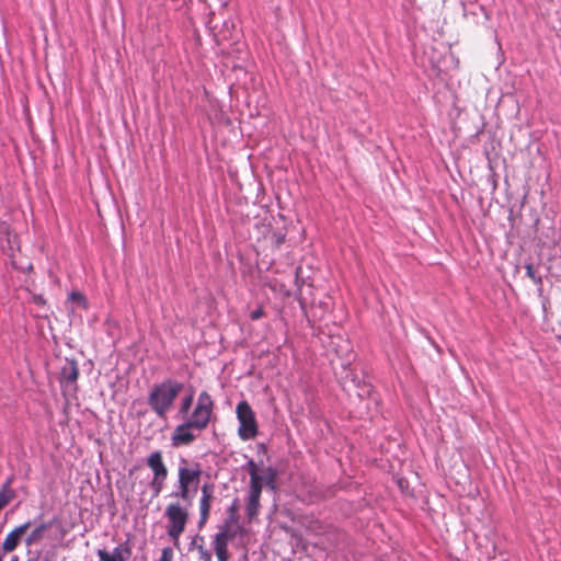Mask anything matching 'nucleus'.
Instances as JSON below:
<instances>
[{
  "instance_id": "20e7f679",
  "label": "nucleus",
  "mask_w": 561,
  "mask_h": 561,
  "mask_svg": "<svg viewBox=\"0 0 561 561\" xmlns=\"http://www.w3.org/2000/svg\"><path fill=\"white\" fill-rule=\"evenodd\" d=\"M214 405L210 394L206 391H202L197 398L196 405L186 422H188L198 432L206 430L214 414Z\"/></svg>"
},
{
  "instance_id": "dca6fc26",
  "label": "nucleus",
  "mask_w": 561,
  "mask_h": 561,
  "mask_svg": "<svg viewBox=\"0 0 561 561\" xmlns=\"http://www.w3.org/2000/svg\"><path fill=\"white\" fill-rule=\"evenodd\" d=\"M49 528V525L46 524V523H42L41 525H38L37 527H35L31 533L30 535L27 536L26 538V545L27 546H32L34 543H37L39 542L44 536H45V533L48 530Z\"/></svg>"
},
{
  "instance_id": "f257e3e1",
  "label": "nucleus",
  "mask_w": 561,
  "mask_h": 561,
  "mask_svg": "<svg viewBox=\"0 0 561 561\" xmlns=\"http://www.w3.org/2000/svg\"><path fill=\"white\" fill-rule=\"evenodd\" d=\"M183 388L182 382L174 379H165L152 386L147 402L159 417L165 419Z\"/></svg>"
},
{
  "instance_id": "1a4fd4ad",
  "label": "nucleus",
  "mask_w": 561,
  "mask_h": 561,
  "mask_svg": "<svg viewBox=\"0 0 561 561\" xmlns=\"http://www.w3.org/2000/svg\"><path fill=\"white\" fill-rule=\"evenodd\" d=\"M215 499V485L213 483H205L201 489V497L198 501L199 519L198 527L203 528L210 516L211 504Z\"/></svg>"
},
{
  "instance_id": "6ab92c4d",
  "label": "nucleus",
  "mask_w": 561,
  "mask_h": 561,
  "mask_svg": "<svg viewBox=\"0 0 561 561\" xmlns=\"http://www.w3.org/2000/svg\"><path fill=\"white\" fill-rule=\"evenodd\" d=\"M199 541L204 542V538L201 537ZM193 545L195 546V549L198 553V558L202 561H213L210 551L203 543L197 545V539H195L193 541Z\"/></svg>"
},
{
  "instance_id": "0eeeda50",
  "label": "nucleus",
  "mask_w": 561,
  "mask_h": 561,
  "mask_svg": "<svg viewBox=\"0 0 561 561\" xmlns=\"http://www.w3.org/2000/svg\"><path fill=\"white\" fill-rule=\"evenodd\" d=\"M245 470L250 476V483H252V477H255L261 490L263 485L275 489L277 471L272 466H264L263 463L260 466L253 459H250L245 465Z\"/></svg>"
},
{
  "instance_id": "2eb2a0df",
  "label": "nucleus",
  "mask_w": 561,
  "mask_h": 561,
  "mask_svg": "<svg viewBox=\"0 0 561 561\" xmlns=\"http://www.w3.org/2000/svg\"><path fill=\"white\" fill-rule=\"evenodd\" d=\"M13 478H8L0 489V511L9 505L16 496L15 491L11 488Z\"/></svg>"
},
{
  "instance_id": "f3484780",
  "label": "nucleus",
  "mask_w": 561,
  "mask_h": 561,
  "mask_svg": "<svg viewBox=\"0 0 561 561\" xmlns=\"http://www.w3.org/2000/svg\"><path fill=\"white\" fill-rule=\"evenodd\" d=\"M286 233L282 230L275 231L274 229L272 231H268V233L264 234V239L270 241L273 245L279 247L285 242Z\"/></svg>"
},
{
  "instance_id": "a211bd4d",
  "label": "nucleus",
  "mask_w": 561,
  "mask_h": 561,
  "mask_svg": "<svg viewBox=\"0 0 561 561\" xmlns=\"http://www.w3.org/2000/svg\"><path fill=\"white\" fill-rule=\"evenodd\" d=\"M167 477H152L150 486L152 489V497H158L164 489Z\"/></svg>"
},
{
  "instance_id": "4468645a",
  "label": "nucleus",
  "mask_w": 561,
  "mask_h": 561,
  "mask_svg": "<svg viewBox=\"0 0 561 561\" xmlns=\"http://www.w3.org/2000/svg\"><path fill=\"white\" fill-rule=\"evenodd\" d=\"M147 466L153 473V477H168V468L163 462L162 453L160 450L153 451L147 458Z\"/></svg>"
},
{
  "instance_id": "6e6552de",
  "label": "nucleus",
  "mask_w": 561,
  "mask_h": 561,
  "mask_svg": "<svg viewBox=\"0 0 561 561\" xmlns=\"http://www.w3.org/2000/svg\"><path fill=\"white\" fill-rule=\"evenodd\" d=\"M233 538L229 522L214 536L213 549L218 561H229L228 542Z\"/></svg>"
},
{
  "instance_id": "a878e982",
  "label": "nucleus",
  "mask_w": 561,
  "mask_h": 561,
  "mask_svg": "<svg viewBox=\"0 0 561 561\" xmlns=\"http://www.w3.org/2000/svg\"><path fill=\"white\" fill-rule=\"evenodd\" d=\"M33 302L36 304L37 306H45L46 305V300L44 299V297L42 295H34L33 296Z\"/></svg>"
},
{
  "instance_id": "412c9836",
  "label": "nucleus",
  "mask_w": 561,
  "mask_h": 561,
  "mask_svg": "<svg viewBox=\"0 0 561 561\" xmlns=\"http://www.w3.org/2000/svg\"><path fill=\"white\" fill-rule=\"evenodd\" d=\"M272 220H273V217H271V216L265 217L261 224L256 225V229L259 230V232L262 234L263 238H264V234H266V233H268V231L273 230Z\"/></svg>"
},
{
  "instance_id": "f8f14e48",
  "label": "nucleus",
  "mask_w": 561,
  "mask_h": 561,
  "mask_svg": "<svg viewBox=\"0 0 561 561\" xmlns=\"http://www.w3.org/2000/svg\"><path fill=\"white\" fill-rule=\"evenodd\" d=\"M262 490L256 482V478L252 477V483H250L249 497L247 503V515L249 519L254 518L259 514L260 499Z\"/></svg>"
},
{
  "instance_id": "c85d7f7f",
  "label": "nucleus",
  "mask_w": 561,
  "mask_h": 561,
  "mask_svg": "<svg viewBox=\"0 0 561 561\" xmlns=\"http://www.w3.org/2000/svg\"><path fill=\"white\" fill-rule=\"evenodd\" d=\"M3 553L0 551V561H2Z\"/></svg>"
},
{
  "instance_id": "aec40b11",
  "label": "nucleus",
  "mask_w": 561,
  "mask_h": 561,
  "mask_svg": "<svg viewBox=\"0 0 561 561\" xmlns=\"http://www.w3.org/2000/svg\"><path fill=\"white\" fill-rule=\"evenodd\" d=\"M193 400H194L193 392H191V393L186 394L184 398H182L179 413L182 414L183 416H186L192 407Z\"/></svg>"
},
{
  "instance_id": "7ed1b4c3",
  "label": "nucleus",
  "mask_w": 561,
  "mask_h": 561,
  "mask_svg": "<svg viewBox=\"0 0 561 561\" xmlns=\"http://www.w3.org/2000/svg\"><path fill=\"white\" fill-rule=\"evenodd\" d=\"M164 517L167 518V534L174 545H178L190 520L188 508L179 502H171L165 506Z\"/></svg>"
},
{
  "instance_id": "4be33fe9",
  "label": "nucleus",
  "mask_w": 561,
  "mask_h": 561,
  "mask_svg": "<svg viewBox=\"0 0 561 561\" xmlns=\"http://www.w3.org/2000/svg\"><path fill=\"white\" fill-rule=\"evenodd\" d=\"M525 270H526V275L536 284V285H541L542 284V278L541 276L537 275V273L535 272V268L533 266V264L528 263L525 265Z\"/></svg>"
},
{
  "instance_id": "393cba45",
  "label": "nucleus",
  "mask_w": 561,
  "mask_h": 561,
  "mask_svg": "<svg viewBox=\"0 0 561 561\" xmlns=\"http://www.w3.org/2000/svg\"><path fill=\"white\" fill-rule=\"evenodd\" d=\"M69 299L72 300V301H76V302H84V297L82 294L78 293V291H72L70 295H69Z\"/></svg>"
},
{
  "instance_id": "9b49d317",
  "label": "nucleus",
  "mask_w": 561,
  "mask_h": 561,
  "mask_svg": "<svg viewBox=\"0 0 561 561\" xmlns=\"http://www.w3.org/2000/svg\"><path fill=\"white\" fill-rule=\"evenodd\" d=\"M98 557L100 561H128L131 557V548L128 542H123L111 552L105 549H99Z\"/></svg>"
},
{
  "instance_id": "5701e85b",
  "label": "nucleus",
  "mask_w": 561,
  "mask_h": 561,
  "mask_svg": "<svg viewBox=\"0 0 561 561\" xmlns=\"http://www.w3.org/2000/svg\"><path fill=\"white\" fill-rule=\"evenodd\" d=\"M173 559V551L171 548L167 547L163 548L161 551V557L158 561H172Z\"/></svg>"
},
{
  "instance_id": "bb28decb",
  "label": "nucleus",
  "mask_w": 561,
  "mask_h": 561,
  "mask_svg": "<svg viewBox=\"0 0 561 561\" xmlns=\"http://www.w3.org/2000/svg\"><path fill=\"white\" fill-rule=\"evenodd\" d=\"M237 511V505L236 503L229 508V512H230V515L232 516Z\"/></svg>"
},
{
  "instance_id": "cd10ccee",
  "label": "nucleus",
  "mask_w": 561,
  "mask_h": 561,
  "mask_svg": "<svg viewBox=\"0 0 561 561\" xmlns=\"http://www.w3.org/2000/svg\"><path fill=\"white\" fill-rule=\"evenodd\" d=\"M11 561H19V558L16 556H14Z\"/></svg>"
},
{
  "instance_id": "b1692460",
  "label": "nucleus",
  "mask_w": 561,
  "mask_h": 561,
  "mask_svg": "<svg viewBox=\"0 0 561 561\" xmlns=\"http://www.w3.org/2000/svg\"><path fill=\"white\" fill-rule=\"evenodd\" d=\"M265 312H264V309L262 306H259L255 310L251 311L250 313V319L252 321H256L259 319H261L262 317H264Z\"/></svg>"
},
{
  "instance_id": "423d86ee",
  "label": "nucleus",
  "mask_w": 561,
  "mask_h": 561,
  "mask_svg": "<svg viewBox=\"0 0 561 561\" xmlns=\"http://www.w3.org/2000/svg\"><path fill=\"white\" fill-rule=\"evenodd\" d=\"M79 378V367L76 360L67 359L59 374V382L64 397H73L77 394Z\"/></svg>"
},
{
  "instance_id": "f03ea898",
  "label": "nucleus",
  "mask_w": 561,
  "mask_h": 561,
  "mask_svg": "<svg viewBox=\"0 0 561 561\" xmlns=\"http://www.w3.org/2000/svg\"><path fill=\"white\" fill-rule=\"evenodd\" d=\"M182 463H184V466H180L178 470V492L174 496L190 504L192 494L198 489L202 469L199 465L188 467L185 459H182Z\"/></svg>"
},
{
  "instance_id": "39448f33",
  "label": "nucleus",
  "mask_w": 561,
  "mask_h": 561,
  "mask_svg": "<svg viewBox=\"0 0 561 561\" xmlns=\"http://www.w3.org/2000/svg\"><path fill=\"white\" fill-rule=\"evenodd\" d=\"M236 413L240 423L238 435L242 440H249L256 437L259 433L257 422L251 405L247 401L237 404Z\"/></svg>"
},
{
  "instance_id": "ddd939ff",
  "label": "nucleus",
  "mask_w": 561,
  "mask_h": 561,
  "mask_svg": "<svg viewBox=\"0 0 561 561\" xmlns=\"http://www.w3.org/2000/svg\"><path fill=\"white\" fill-rule=\"evenodd\" d=\"M30 526L31 523L26 522L10 531L2 542L3 552H12L15 550L21 541V538L25 535Z\"/></svg>"
},
{
  "instance_id": "9d476101",
  "label": "nucleus",
  "mask_w": 561,
  "mask_h": 561,
  "mask_svg": "<svg viewBox=\"0 0 561 561\" xmlns=\"http://www.w3.org/2000/svg\"><path fill=\"white\" fill-rule=\"evenodd\" d=\"M194 431H196L195 427L186 421L178 425L171 435L172 446L182 447L191 445L197 437Z\"/></svg>"
}]
</instances>
